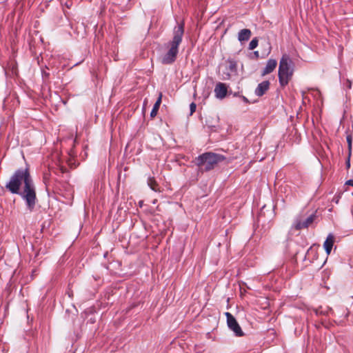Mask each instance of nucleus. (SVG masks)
I'll use <instances>...</instances> for the list:
<instances>
[{
    "mask_svg": "<svg viewBox=\"0 0 353 353\" xmlns=\"http://www.w3.org/2000/svg\"><path fill=\"white\" fill-rule=\"evenodd\" d=\"M6 188L12 194H19L26 201L27 208L30 212L34 210L37 199L29 168L17 170L6 183Z\"/></svg>",
    "mask_w": 353,
    "mask_h": 353,
    "instance_id": "1",
    "label": "nucleus"
},
{
    "mask_svg": "<svg viewBox=\"0 0 353 353\" xmlns=\"http://www.w3.org/2000/svg\"><path fill=\"white\" fill-rule=\"evenodd\" d=\"M183 32L184 25L183 23L174 28L173 39L168 44L169 50L168 52L161 59L162 63L171 64L175 61L179 51V46L182 41Z\"/></svg>",
    "mask_w": 353,
    "mask_h": 353,
    "instance_id": "2",
    "label": "nucleus"
},
{
    "mask_svg": "<svg viewBox=\"0 0 353 353\" xmlns=\"http://www.w3.org/2000/svg\"><path fill=\"white\" fill-rule=\"evenodd\" d=\"M183 32L184 25L183 23L174 28L173 39L168 44L169 50L168 52L161 59L162 63L171 64L175 61L179 51V46L182 41Z\"/></svg>",
    "mask_w": 353,
    "mask_h": 353,
    "instance_id": "3",
    "label": "nucleus"
},
{
    "mask_svg": "<svg viewBox=\"0 0 353 353\" xmlns=\"http://www.w3.org/2000/svg\"><path fill=\"white\" fill-rule=\"evenodd\" d=\"M292 62L290 57L283 54L280 60L279 66V79L281 85H285L290 80L294 69Z\"/></svg>",
    "mask_w": 353,
    "mask_h": 353,
    "instance_id": "4",
    "label": "nucleus"
},
{
    "mask_svg": "<svg viewBox=\"0 0 353 353\" xmlns=\"http://www.w3.org/2000/svg\"><path fill=\"white\" fill-rule=\"evenodd\" d=\"M219 161V157L213 153H205L200 156V170H210Z\"/></svg>",
    "mask_w": 353,
    "mask_h": 353,
    "instance_id": "5",
    "label": "nucleus"
},
{
    "mask_svg": "<svg viewBox=\"0 0 353 353\" xmlns=\"http://www.w3.org/2000/svg\"><path fill=\"white\" fill-rule=\"evenodd\" d=\"M225 315L227 317V323L229 328L234 333L236 336H243V332L235 318L229 312H226Z\"/></svg>",
    "mask_w": 353,
    "mask_h": 353,
    "instance_id": "6",
    "label": "nucleus"
},
{
    "mask_svg": "<svg viewBox=\"0 0 353 353\" xmlns=\"http://www.w3.org/2000/svg\"><path fill=\"white\" fill-rule=\"evenodd\" d=\"M228 92V87L223 83L216 84L214 88L215 96L217 99H223L225 97Z\"/></svg>",
    "mask_w": 353,
    "mask_h": 353,
    "instance_id": "7",
    "label": "nucleus"
},
{
    "mask_svg": "<svg viewBox=\"0 0 353 353\" xmlns=\"http://www.w3.org/2000/svg\"><path fill=\"white\" fill-rule=\"evenodd\" d=\"M277 65L276 59H270L268 61L265 67L262 72V76L267 75L274 70Z\"/></svg>",
    "mask_w": 353,
    "mask_h": 353,
    "instance_id": "8",
    "label": "nucleus"
},
{
    "mask_svg": "<svg viewBox=\"0 0 353 353\" xmlns=\"http://www.w3.org/2000/svg\"><path fill=\"white\" fill-rule=\"evenodd\" d=\"M334 242V237L333 234H329L323 243V248H324L325 252L327 255H329L332 251V248L333 247Z\"/></svg>",
    "mask_w": 353,
    "mask_h": 353,
    "instance_id": "9",
    "label": "nucleus"
},
{
    "mask_svg": "<svg viewBox=\"0 0 353 353\" xmlns=\"http://www.w3.org/2000/svg\"><path fill=\"white\" fill-rule=\"evenodd\" d=\"M270 82L264 81L259 83L255 90V94L258 97H261L265 94V92L269 89Z\"/></svg>",
    "mask_w": 353,
    "mask_h": 353,
    "instance_id": "10",
    "label": "nucleus"
},
{
    "mask_svg": "<svg viewBox=\"0 0 353 353\" xmlns=\"http://www.w3.org/2000/svg\"><path fill=\"white\" fill-rule=\"evenodd\" d=\"M314 220V215H310L303 221H296L295 223V228L298 230L307 228L312 223Z\"/></svg>",
    "mask_w": 353,
    "mask_h": 353,
    "instance_id": "11",
    "label": "nucleus"
},
{
    "mask_svg": "<svg viewBox=\"0 0 353 353\" xmlns=\"http://www.w3.org/2000/svg\"><path fill=\"white\" fill-rule=\"evenodd\" d=\"M227 68L229 70L228 76L231 74H235L237 71V63L236 61L233 59H228L227 61Z\"/></svg>",
    "mask_w": 353,
    "mask_h": 353,
    "instance_id": "12",
    "label": "nucleus"
},
{
    "mask_svg": "<svg viewBox=\"0 0 353 353\" xmlns=\"http://www.w3.org/2000/svg\"><path fill=\"white\" fill-rule=\"evenodd\" d=\"M251 37V31L249 29H243L238 34L239 41H248Z\"/></svg>",
    "mask_w": 353,
    "mask_h": 353,
    "instance_id": "13",
    "label": "nucleus"
},
{
    "mask_svg": "<svg viewBox=\"0 0 353 353\" xmlns=\"http://www.w3.org/2000/svg\"><path fill=\"white\" fill-rule=\"evenodd\" d=\"M148 185L154 192H161L159 185L154 177H150L148 179Z\"/></svg>",
    "mask_w": 353,
    "mask_h": 353,
    "instance_id": "14",
    "label": "nucleus"
},
{
    "mask_svg": "<svg viewBox=\"0 0 353 353\" xmlns=\"http://www.w3.org/2000/svg\"><path fill=\"white\" fill-rule=\"evenodd\" d=\"M258 46V39L256 38H254L249 44V49L254 50Z\"/></svg>",
    "mask_w": 353,
    "mask_h": 353,
    "instance_id": "15",
    "label": "nucleus"
},
{
    "mask_svg": "<svg viewBox=\"0 0 353 353\" xmlns=\"http://www.w3.org/2000/svg\"><path fill=\"white\" fill-rule=\"evenodd\" d=\"M159 109V108L157 106V105H154L153 108L150 112V117L152 118H154L157 116Z\"/></svg>",
    "mask_w": 353,
    "mask_h": 353,
    "instance_id": "16",
    "label": "nucleus"
},
{
    "mask_svg": "<svg viewBox=\"0 0 353 353\" xmlns=\"http://www.w3.org/2000/svg\"><path fill=\"white\" fill-rule=\"evenodd\" d=\"M196 109V104L194 102H192L190 105V115H192Z\"/></svg>",
    "mask_w": 353,
    "mask_h": 353,
    "instance_id": "17",
    "label": "nucleus"
},
{
    "mask_svg": "<svg viewBox=\"0 0 353 353\" xmlns=\"http://www.w3.org/2000/svg\"><path fill=\"white\" fill-rule=\"evenodd\" d=\"M347 141L348 143V149L350 155H351V150H352V137L350 136L347 137Z\"/></svg>",
    "mask_w": 353,
    "mask_h": 353,
    "instance_id": "18",
    "label": "nucleus"
},
{
    "mask_svg": "<svg viewBox=\"0 0 353 353\" xmlns=\"http://www.w3.org/2000/svg\"><path fill=\"white\" fill-rule=\"evenodd\" d=\"M161 99H162V94L160 93L159 94V96L157 100V101L155 102L154 105H157V106L159 108L160 107V105L161 103Z\"/></svg>",
    "mask_w": 353,
    "mask_h": 353,
    "instance_id": "19",
    "label": "nucleus"
},
{
    "mask_svg": "<svg viewBox=\"0 0 353 353\" xmlns=\"http://www.w3.org/2000/svg\"><path fill=\"white\" fill-rule=\"evenodd\" d=\"M350 154H348V159L346 161V166L347 168H349L350 167Z\"/></svg>",
    "mask_w": 353,
    "mask_h": 353,
    "instance_id": "20",
    "label": "nucleus"
},
{
    "mask_svg": "<svg viewBox=\"0 0 353 353\" xmlns=\"http://www.w3.org/2000/svg\"><path fill=\"white\" fill-rule=\"evenodd\" d=\"M196 83L194 84V93H193V97L194 98H196Z\"/></svg>",
    "mask_w": 353,
    "mask_h": 353,
    "instance_id": "21",
    "label": "nucleus"
},
{
    "mask_svg": "<svg viewBox=\"0 0 353 353\" xmlns=\"http://www.w3.org/2000/svg\"><path fill=\"white\" fill-rule=\"evenodd\" d=\"M346 184L353 186V179H350L346 182Z\"/></svg>",
    "mask_w": 353,
    "mask_h": 353,
    "instance_id": "22",
    "label": "nucleus"
},
{
    "mask_svg": "<svg viewBox=\"0 0 353 353\" xmlns=\"http://www.w3.org/2000/svg\"><path fill=\"white\" fill-rule=\"evenodd\" d=\"M347 87L348 88H351V82L350 81H347Z\"/></svg>",
    "mask_w": 353,
    "mask_h": 353,
    "instance_id": "23",
    "label": "nucleus"
},
{
    "mask_svg": "<svg viewBox=\"0 0 353 353\" xmlns=\"http://www.w3.org/2000/svg\"><path fill=\"white\" fill-rule=\"evenodd\" d=\"M254 54H255L256 57H258V56H259V52H258V51L254 52Z\"/></svg>",
    "mask_w": 353,
    "mask_h": 353,
    "instance_id": "24",
    "label": "nucleus"
},
{
    "mask_svg": "<svg viewBox=\"0 0 353 353\" xmlns=\"http://www.w3.org/2000/svg\"><path fill=\"white\" fill-rule=\"evenodd\" d=\"M243 100L244 101H245V102H247V101H248L247 99H246L245 97H243Z\"/></svg>",
    "mask_w": 353,
    "mask_h": 353,
    "instance_id": "25",
    "label": "nucleus"
},
{
    "mask_svg": "<svg viewBox=\"0 0 353 353\" xmlns=\"http://www.w3.org/2000/svg\"><path fill=\"white\" fill-rule=\"evenodd\" d=\"M335 202L337 203L339 202V199H335Z\"/></svg>",
    "mask_w": 353,
    "mask_h": 353,
    "instance_id": "26",
    "label": "nucleus"
},
{
    "mask_svg": "<svg viewBox=\"0 0 353 353\" xmlns=\"http://www.w3.org/2000/svg\"><path fill=\"white\" fill-rule=\"evenodd\" d=\"M270 52V47L269 46V50H268V53Z\"/></svg>",
    "mask_w": 353,
    "mask_h": 353,
    "instance_id": "27",
    "label": "nucleus"
}]
</instances>
